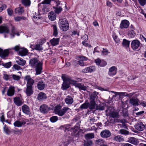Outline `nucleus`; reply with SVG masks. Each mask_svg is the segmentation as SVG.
I'll use <instances>...</instances> for the list:
<instances>
[{"mask_svg":"<svg viewBox=\"0 0 146 146\" xmlns=\"http://www.w3.org/2000/svg\"><path fill=\"white\" fill-rule=\"evenodd\" d=\"M78 60L80 61H86L88 60V58L84 56H79L78 57Z\"/></svg>","mask_w":146,"mask_h":146,"instance_id":"51","label":"nucleus"},{"mask_svg":"<svg viewBox=\"0 0 146 146\" xmlns=\"http://www.w3.org/2000/svg\"><path fill=\"white\" fill-rule=\"evenodd\" d=\"M100 135L103 138H108L110 136L111 133L109 130L105 129L101 132Z\"/></svg>","mask_w":146,"mask_h":146,"instance_id":"6","label":"nucleus"},{"mask_svg":"<svg viewBox=\"0 0 146 146\" xmlns=\"http://www.w3.org/2000/svg\"><path fill=\"white\" fill-rule=\"evenodd\" d=\"M98 94V92L95 91L93 92L90 96V101H95L96 99L97 98V95Z\"/></svg>","mask_w":146,"mask_h":146,"instance_id":"21","label":"nucleus"},{"mask_svg":"<svg viewBox=\"0 0 146 146\" xmlns=\"http://www.w3.org/2000/svg\"><path fill=\"white\" fill-rule=\"evenodd\" d=\"M24 80L27 82V86L33 87V86L34 83L35 81L30 76L27 75L25 76L24 78Z\"/></svg>","mask_w":146,"mask_h":146,"instance_id":"5","label":"nucleus"},{"mask_svg":"<svg viewBox=\"0 0 146 146\" xmlns=\"http://www.w3.org/2000/svg\"><path fill=\"white\" fill-rule=\"evenodd\" d=\"M136 33L133 30L129 31L128 33V36L129 38H133L136 35Z\"/></svg>","mask_w":146,"mask_h":146,"instance_id":"43","label":"nucleus"},{"mask_svg":"<svg viewBox=\"0 0 146 146\" xmlns=\"http://www.w3.org/2000/svg\"><path fill=\"white\" fill-rule=\"evenodd\" d=\"M16 62L19 65L21 66L25 65L26 63L25 61L21 58L19 59V60H17Z\"/></svg>","mask_w":146,"mask_h":146,"instance_id":"42","label":"nucleus"},{"mask_svg":"<svg viewBox=\"0 0 146 146\" xmlns=\"http://www.w3.org/2000/svg\"><path fill=\"white\" fill-rule=\"evenodd\" d=\"M60 29L63 31H65L68 30L69 29V24L66 25H63L60 26Z\"/></svg>","mask_w":146,"mask_h":146,"instance_id":"44","label":"nucleus"},{"mask_svg":"<svg viewBox=\"0 0 146 146\" xmlns=\"http://www.w3.org/2000/svg\"><path fill=\"white\" fill-rule=\"evenodd\" d=\"M12 132L15 134H19L21 133L22 130L17 129L15 130H13Z\"/></svg>","mask_w":146,"mask_h":146,"instance_id":"55","label":"nucleus"},{"mask_svg":"<svg viewBox=\"0 0 146 146\" xmlns=\"http://www.w3.org/2000/svg\"><path fill=\"white\" fill-rule=\"evenodd\" d=\"M26 122L24 120H21V121L17 120L15 121L14 123V125L15 126L20 127H21L23 125L25 124Z\"/></svg>","mask_w":146,"mask_h":146,"instance_id":"17","label":"nucleus"},{"mask_svg":"<svg viewBox=\"0 0 146 146\" xmlns=\"http://www.w3.org/2000/svg\"><path fill=\"white\" fill-rule=\"evenodd\" d=\"M25 17H24L17 16L15 18V20L16 21H19L21 20V19L25 20Z\"/></svg>","mask_w":146,"mask_h":146,"instance_id":"53","label":"nucleus"},{"mask_svg":"<svg viewBox=\"0 0 146 146\" xmlns=\"http://www.w3.org/2000/svg\"><path fill=\"white\" fill-rule=\"evenodd\" d=\"M40 110L42 113H45L49 110V108L46 105L43 104L40 106Z\"/></svg>","mask_w":146,"mask_h":146,"instance_id":"15","label":"nucleus"},{"mask_svg":"<svg viewBox=\"0 0 146 146\" xmlns=\"http://www.w3.org/2000/svg\"><path fill=\"white\" fill-rule=\"evenodd\" d=\"M96 143L98 145L103 144L105 142L102 139H99L95 141Z\"/></svg>","mask_w":146,"mask_h":146,"instance_id":"47","label":"nucleus"},{"mask_svg":"<svg viewBox=\"0 0 146 146\" xmlns=\"http://www.w3.org/2000/svg\"><path fill=\"white\" fill-rule=\"evenodd\" d=\"M135 127L136 129L140 131H143L145 128V125L141 122L137 123Z\"/></svg>","mask_w":146,"mask_h":146,"instance_id":"8","label":"nucleus"},{"mask_svg":"<svg viewBox=\"0 0 146 146\" xmlns=\"http://www.w3.org/2000/svg\"><path fill=\"white\" fill-rule=\"evenodd\" d=\"M127 141L135 145H138L139 143V141L137 139L132 137L129 138Z\"/></svg>","mask_w":146,"mask_h":146,"instance_id":"18","label":"nucleus"},{"mask_svg":"<svg viewBox=\"0 0 146 146\" xmlns=\"http://www.w3.org/2000/svg\"><path fill=\"white\" fill-rule=\"evenodd\" d=\"M65 102L68 104H72L73 101V98L71 97L68 96L65 99Z\"/></svg>","mask_w":146,"mask_h":146,"instance_id":"32","label":"nucleus"},{"mask_svg":"<svg viewBox=\"0 0 146 146\" xmlns=\"http://www.w3.org/2000/svg\"><path fill=\"white\" fill-rule=\"evenodd\" d=\"M33 87L27 86L25 92L27 96H30L33 94Z\"/></svg>","mask_w":146,"mask_h":146,"instance_id":"16","label":"nucleus"},{"mask_svg":"<svg viewBox=\"0 0 146 146\" xmlns=\"http://www.w3.org/2000/svg\"><path fill=\"white\" fill-rule=\"evenodd\" d=\"M96 70V68L94 66L87 67L83 69L82 71L84 73L88 72H92L95 71Z\"/></svg>","mask_w":146,"mask_h":146,"instance_id":"12","label":"nucleus"},{"mask_svg":"<svg viewBox=\"0 0 146 146\" xmlns=\"http://www.w3.org/2000/svg\"><path fill=\"white\" fill-rule=\"evenodd\" d=\"M42 46V44L40 43L36 45L33 44L31 45L35 49L39 51H41L43 50Z\"/></svg>","mask_w":146,"mask_h":146,"instance_id":"24","label":"nucleus"},{"mask_svg":"<svg viewBox=\"0 0 146 146\" xmlns=\"http://www.w3.org/2000/svg\"><path fill=\"white\" fill-rule=\"evenodd\" d=\"M113 140L114 141L119 142H122L124 140L123 136L119 135H115L113 138Z\"/></svg>","mask_w":146,"mask_h":146,"instance_id":"20","label":"nucleus"},{"mask_svg":"<svg viewBox=\"0 0 146 146\" xmlns=\"http://www.w3.org/2000/svg\"><path fill=\"white\" fill-rule=\"evenodd\" d=\"M9 49L5 50H3V49L0 48V56L2 58L5 59L8 56L9 53Z\"/></svg>","mask_w":146,"mask_h":146,"instance_id":"7","label":"nucleus"},{"mask_svg":"<svg viewBox=\"0 0 146 146\" xmlns=\"http://www.w3.org/2000/svg\"><path fill=\"white\" fill-rule=\"evenodd\" d=\"M104 105L103 104H100L96 106V109L99 110H104Z\"/></svg>","mask_w":146,"mask_h":146,"instance_id":"54","label":"nucleus"},{"mask_svg":"<svg viewBox=\"0 0 146 146\" xmlns=\"http://www.w3.org/2000/svg\"><path fill=\"white\" fill-rule=\"evenodd\" d=\"M140 4L142 6H144L146 4V0H138Z\"/></svg>","mask_w":146,"mask_h":146,"instance_id":"61","label":"nucleus"},{"mask_svg":"<svg viewBox=\"0 0 146 146\" xmlns=\"http://www.w3.org/2000/svg\"><path fill=\"white\" fill-rule=\"evenodd\" d=\"M24 12V9L22 7H20L17 8L15 10V13H18L19 15L22 14Z\"/></svg>","mask_w":146,"mask_h":146,"instance_id":"35","label":"nucleus"},{"mask_svg":"<svg viewBox=\"0 0 146 146\" xmlns=\"http://www.w3.org/2000/svg\"><path fill=\"white\" fill-rule=\"evenodd\" d=\"M13 79L15 80H19L20 79V77L19 76L15 74H13L11 75Z\"/></svg>","mask_w":146,"mask_h":146,"instance_id":"52","label":"nucleus"},{"mask_svg":"<svg viewBox=\"0 0 146 146\" xmlns=\"http://www.w3.org/2000/svg\"><path fill=\"white\" fill-rule=\"evenodd\" d=\"M73 82H63L62 86V88L63 90H66L69 87L70 83L73 84Z\"/></svg>","mask_w":146,"mask_h":146,"instance_id":"25","label":"nucleus"},{"mask_svg":"<svg viewBox=\"0 0 146 146\" xmlns=\"http://www.w3.org/2000/svg\"><path fill=\"white\" fill-rule=\"evenodd\" d=\"M7 8V6L5 4H2L0 7V13L3 10Z\"/></svg>","mask_w":146,"mask_h":146,"instance_id":"56","label":"nucleus"},{"mask_svg":"<svg viewBox=\"0 0 146 146\" xmlns=\"http://www.w3.org/2000/svg\"><path fill=\"white\" fill-rule=\"evenodd\" d=\"M140 44V42L138 40H133L131 43V47L133 50H136L139 49Z\"/></svg>","mask_w":146,"mask_h":146,"instance_id":"4","label":"nucleus"},{"mask_svg":"<svg viewBox=\"0 0 146 146\" xmlns=\"http://www.w3.org/2000/svg\"><path fill=\"white\" fill-rule=\"evenodd\" d=\"M28 52V50L25 48H21L19 50V55L21 56H24L27 54Z\"/></svg>","mask_w":146,"mask_h":146,"instance_id":"31","label":"nucleus"},{"mask_svg":"<svg viewBox=\"0 0 146 146\" xmlns=\"http://www.w3.org/2000/svg\"><path fill=\"white\" fill-rule=\"evenodd\" d=\"M3 65L6 68H9L11 66V62H9L8 63L3 64Z\"/></svg>","mask_w":146,"mask_h":146,"instance_id":"60","label":"nucleus"},{"mask_svg":"<svg viewBox=\"0 0 146 146\" xmlns=\"http://www.w3.org/2000/svg\"><path fill=\"white\" fill-rule=\"evenodd\" d=\"M94 135L93 133H89L86 134L85 137L86 140H88L94 138Z\"/></svg>","mask_w":146,"mask_h":146,"instance_id":"40","label":"nucleus"},{"mask_svg":"<svg viewBox=\"0 0 146 146\" xmlns=\"http://www.w3.org/2000/svg\"><path fill=\"white\" fill-rule=\"evenodd\" d=\"M48 18L50 20L53 21L56 19V15L54 12H50L48 14Z\"/></svg>","mask_w":146,"mask_h":146,"instance_id":"26","label":"nucleus"},{"mask_svg":"<svg viewBox=\"0 0 146 146\" xmlns=\"http://www.w3.org/2000/svg\"><path fill=\"white\" fill-rule=\"evenodd\" d=\"M55 12L57 14L60 13L62 10V8L61 7H55Z\"/></svg>","mask_w":146,"mask_h":146,"instance_id":"57","label":"nucleus"},{"mask_svg":"<svg viewBox=\"0 0 146 146\" xmlns=\"http://www.w3.org/2000/svg\"><path fill=\"white\" fill-rule=\"evenodd\" d=\"M15 88L14 86H10L8 90L7 95L9 96H12L15 94Z\"/></svg>","mask_w":146,"mask_h":146,"instance_id":"10","label":"nucleus"},{"mask_svg":"<svg viewBox=\"0 0 146 146\" xmlns=\"http://www.w3.org/2000/svg\"><path fill=\"white\" fill-rule=\"evenodd\" d=\"M22 4L26 7L29 6L31 3L30 0H21Z\"/></svg>","mask_w":146,"mask_h":146,"instance_id":"37","label":"nucleus"},{"mask_svg":"<svg viewBox=\"0 0 146 146\" xmlns=\"http://www.w3.org/2000/svg\"><path fill=\"white\" fill-rule=\"evenodd\" d=\"M9 29L7 26H0V33H8Z\"/></svg>","mask_w":146,"mask_h":146,"instance_id":"22","label":"nucleus"},{"mask_svg":"<svg viewBox=\"0 0 146 146\" xmlns=\"http://www.w3.org/2000/svg\"><path fill=\"white\" fill-rule=\"evenodd\" d=\"M66 138V140L65 142L68 143H69L72 141V139L71 137H67Z\"/></svg>","mask_w":146,"mask_h":146,"instance_id":"63","label":"nucleus"},{"mask_svg":"<svg viewBox=\"0 0 146 146\" xmlns=\"http://www.w3.org/2000/svg\"><path fill=\"white\" fill-rule=\"evenodd\" d=\"M11 78V76H9L6 74H4L3 78L6 80H10Z\"/></svg>","mask_w":146,"mask_h":146,"instance_id":"58","label":"nucleus"},{"mask_svg":"<svg viewBox=\"0 0 146 146\" xmlns=\"http://www.w3.org/2000/svg\"><path fill=\"white\" fill-rule=\"evenodd\" d=\"M119 133L121 134L126 135L129 134V132L124 129H121L119 131Z\"/></svg>","mask_w":146,"mask_h":146,"instance_id":"46","label":"nucleus"},{"mask_svg":"<svg viewBox=\"0 0 146 146\" xmlns=\"http://www.w3.org/2000/svg\"><path fill=\"white\" fill-rule=\"evenodd\" d=\"M52 27L53 28V35L54 36H56L58 34L57 27L55 25H52Z\"/></svg>","mask_w":146,"mask_h":146,"instance_id":"39","label":"nucleus"},{"mask_svg":"<svg viewBox=\"0 0 146 146\" xmlns=\"http://www.w3.org/2000/svg\"><path fill=\"white\" fill-rule=\"evenodd\" d=\"M59 42V38H54L50 40L51 44L53 46H55L58 44Z\"/></svg>","mask_w":146,"mask_h":146,"instance_id":"30","label":"nucleus"},{"mask_svg":"<svg viewBox=\"0 0 146 146\" xmlns=\"http://www.w3.org/2000/svg\"><path fill=\"white\" fill-rule=\"evenodd\" d=\"M70 109L68 107H64L61 109V106L60 105H58L54 107V111L56 114L59 116H63L66 112Z\"/></svg>","mask_w":146,"mask_h":146,"instance_id":"2","label":"nucleus"},{"mask_svg":"<svg viewBox=\"0 0 146 146\" xmlns=\"http://www.w3.org/2000/svg\"><path fill=\"white\" fill-rule=\"evenodd\" d=\"M129 23L128 21L123 20L120 24V27L121 29L127 28L129 27Z\"/></svg>","mask_w":146,"mask_h":146,"instance_id":"13","label":"nucleus"},{"mask_svg":"<svg viewBox=\"0 0 146 146\" xmlns=\"http://www.w3.org/2000/svg\"><path fill=\"white\" fill-rule=\"evenodd\" d=\"M13 101L15 104L18 106H21L23 103L22 98L18 97L14 98Z\"/></svg>","mask_w":146,"mask_h":146,"instance_id":"9","label":"nucleus"},{"mask_svg":"<svg viewBox=\"0 0 146 146\" xmlns=\"http://www.w3.org/2000/svg\"><path fill=\"white\" fill-rule=\"evenodd\" d=\"M70 125L67 124L63 126H61L60 127L61 128L63 129H64V131L65 132L70 131L71 132L72 131L73 132H75L77 130V129L78 128V127H71Z\"/></svg>","mask_w":146,"mask_h":146,"instance_id":"3","label":"nucleus"},{"mask_svg":"<svg viewBox=\"0 0 146 146\" xmlns=\"http://www.w3.org/2000/svg\"><path fill=\"white\" fill-rule=\"evenodd\" d=\"M37 86L38 89L42 90L44 89L45 87V84L43 82L41 81H39L37 83Z\"/></svg>","mask_w":146,"mask_h":146,"instance_id":"29","label":"nucleus"},{"mask_svg":"<svg viewBox=\"0 0 146 146\" xmlns=\"http://www.w3.org/2000/svg\"><path fill=\"white\" fill-rule=\"evenodd\" d=\"M58 120V117L56 116H53L50 118V121L52 123H54L57 121Z\"/></svg>","mask_w":146,"mask_h":146,"instance_id":"49","label":"nucleus"},{"mask_svg":"<svg viewBox=\"0 0 146 146\" xmlns=\"http://www.w3.org/2000/svg\"><path fill=\"white\" fill-rule=\"evenodd\" d=\"M7 11L8 14L9 16H11L12 15L13 13V11L11 9H7Z\"/></svg>","mask_w":146,"mask_h":146,"instance_id":"64","label":"nucleus"},{"mask_svg":"<svg viewBox=\"0 0 146 146\" xmlns=\"http://www.w3.org/2000/svg\"><path fill=\"white\" fill-rule=\"evenodd\" d=\"M92 145V142L90 140H87L86 141H85L84 144V146H90Z\"/></svg>","mask_w":146,"mask_h":146,"instance_id":"50","label":"nucleus"},{"mask_svg":"<svg viewBox=\"0 0 146 146\" xmlns=\"http://www.w3.org/2000/svg\"><path fill=\"white\" fill-rule=\"evenodd\" d=\"M23 112L27 114H28L30 113V110L29 107L26 105H24L22 107Z\"/></svg>","mask_w":146,"mask_h":146,"instance_id":"23","label":"nucleus"},{"mask_svg":"<svg viewBox=\"0 0 146 146\" xmlns=\"http://www.w3.org/2000/svg\"><path fill=\"white\" fill-rule=\"evenodd\" d=\"M102 53L103 55H106L109 53V52L107 49L103 48L102 51Z\"/></svg>","mask_w":146,"mask_h":146,"instance_id":"62","label":"nucleus"},{"mask_svg":"<svg viewBox=\"0 0 146 146\" xmlns=\"http://www.w3.org/2000/svg\"><path fill=\"white\" fill-rule=\"evenodd\" d=\"M73 84H74L76 87H77L82 90H85L86 89V87L84 85L80 83H77L75 81H73Z\"/></svg>","mask_w":146,"mask_h":146,"instance_id":"14","label":"nucleus"},{"mask_svg":"<svg viewBox=\"0 0 146 146\" xmlns=\"http://www.w3.org/2000/svg\"><path fill=\"white\" fill-rule=\"evenodd\" d=\"M108 113L111 117L114 118L118 117L119 115L118 113L114 111L110 113L108 112Z\"/></svg>","mask_w":146,"mask_h":146,"instance_id":"36","label":"nucleus"},{"mask_svg":"<svg viewBox=\"0 0 146 146\" xmlns=\"http://www.w3.org/2000/svg\"><path fill=\"white\" fill-rule=\"evenodd\" d=\"M11 26L12 28L11 29L12 33L10 35H11V38H13L14 37L15 34H16V31L14 27L13 26L11 25Z\"/></svg>","mask_w":146,"mask_h":146,"instance_id":"45","label":"nucleus"},{"mask_svg":"<svg viewBox=\"0 0 146 146\" xmlns=\"http://www.w3.org/2000/svg\"><path fill=\"white\" fill-rule=\"evenodd\" d=\"M3 130L4 132L7 134L9 135L12 132V131H11L8 128V127L5 125L3 127Z\"/></svg>","mask_w":146,"mask_h":146,"instance_id":"41","label":"nucleus"},{"mask_svg":"<svg viewBox=\"0 0 146 146\" xmlns=\"http://www.w3.org/2000/svg\"><path fill=\"white\" fill-rule=\"evenodd\" d=\"M88 108L90 110H92L95 108L96 104L95 101H90V103H89Z\"/></svg>","mask_w":146,"mask_h":146,"instance_id":"38","label":"nucleus"},{"mask_svg":"<svg viewBox=\"0 0 146 146\" xmlns=\"http://www.w3.org/2000/svg\"><path fill=\"white\" fill-rule=\"evenodd\" d=\"M62 78L63 82H73V81H74L71 79L69 76L65 74H62Z\"/></svg>","mask_w":146,"mask_h":146,"instance_id":"19","label":"nucleus"},{"mask_svg":"<svg viewBox=\"0 0 146 146\" xmlns=\"http://www.w3.org/2000/svg\"><path fill=\"white\" fill-rule=\"evenodd\" d=\"M139 100L137 99L131 98L129 101L130 103L134 106H136L139 105Z\"/></svg>","mask_w":146,"mask_h":146,"instance_id":"27","label":"nucleus"},{"mask_svg":"<svg viewBox=\"0 0 146 146\" xmlns=\"http://www.w3.org/2000/svg\"><path fill=\"white\" fill-rule=\"evenodd\" d=\"M46 98V95L42 92L40 93L38 95L37 99L39 100H41L45 99Z\"/></svg>","mask_w":146,"mask_h":146,"instance_id":"28","label":"nucleus"},{"mask_svg":"<svg viewBox=\"0 0 146 146\" xmlns=\"http://www.w3.org/2000/svg\"><path fill=\"white\" fill-rule=\"evenodd\" d=\"M117 68L115 66H113L110 68L108 72L109 75L110 76L115 75L117 73Z\"/></svg>","mask_w":146,"mask_h":146,"instance_id":"11","label":"nucleus"},{"mask_svg":"<svg viewBox=\"0 0 146 146\" xmlns=\"http://www.w3.org/2000/svg\"><path fill=\"white\" fill-rule=\"evenodd\" d=\"M30 64L33 67L35 68L36 74H40L42 72V63L40 62L36 58H34L31 59Z\"/></svg>","mask_w":146,"mask_h":146,"instance_id":"1","label":"nucleus"},{"mask_svg":"<svg viewBox=\"0 0 146 146\" xmlns=\"http://www.w3.org/2000/svg\"><path fill=\"white\" fill-rule=\"evenodd\" d=\"M130 41L125 39H123L122 43L123 46L126 48H128L129 46Z\"/></svg>","mask_w":146,"mask_h":146,"instance_id":"33","label":"nucleus"},{"mask_svg":"<svg viewBox=\"0 0 146 146\" xmlns=\"http://www.w3.org/2000/svg\"><path fill=\"white\" fill-rule=\"evenodd\" d=\"M68 25V23L65 19H61L60 20L59 22V25L60 26L66 25Z\"/></svg>","mask_w":146,"mask_h":146,"instance_id":"34","label":"nucleus"},{"mask_svg":"<svg viewBox=\"0 0 146 146\" xmlns=\"http://www.w3.org/2000/svg\"><path fill=\"white\" fill-rule=\"evenodd\" d=\"M113 37L114 40L117 43H120V39L118 38L117 36L113 35Z\"/></svg>","mask_w":146,"mask_h":146,"instance_id":"59","label":"nucleus"},{"mask_svg":"<svg viewBox=\"0 0 146 146\" xmlns=\"http://www.w3.org/2000/svg\"><path fill=\"white\" fill-rule=\"evenodd\" d=\"M89 105V103H85L80 106V108L82 109H87L88 108Z\"/></svg>","mask_w":146,"mask_h":146,"instance_id":"48","label":"nucleus"}]
</instances>
